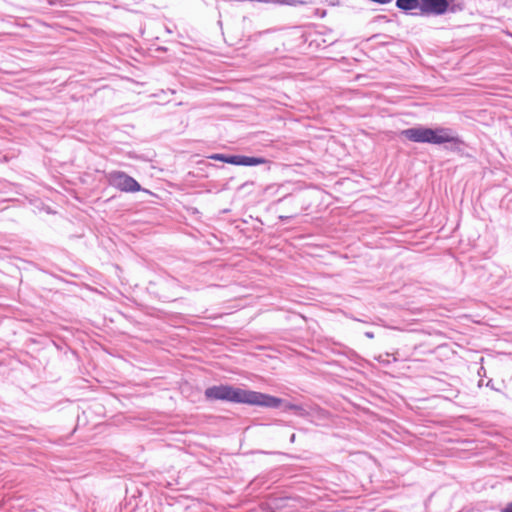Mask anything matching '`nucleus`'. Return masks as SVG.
I'll list each match as a JSON object with an SVG mask.
<instances>
[{"label": "nucleus", "mask_w": 512, "mask_h": 512, "mask_svg": "<svg viewBox=\"0 0 512 512\" xmlns=\"http://www.w3.org/2000/svg\"><path fill=\"white\" fill-rule=\"evenodd\" d=\"M204 396L207 401H225L244 403L266 408H279L282 399L265 393L250 391L228 384L213 385L205 389Z\"/></svg>", "instance_id": "1"}, {"label": "nucleus", "mask_w": 512, "mask_h": 512, "mask_svg": "<svg viewBox=\"0 0 512 512\" xmlns=\"http://www.w3.org/2000/svg\"><path fill=\"white\" fill-rule=\"evenodd\" d=\"M401 136L414 143H426L432 145L449 144L448 149L453 152H463L465 142L458 133L449 127H427L418 125L401 131Z\"/></svg>", "instance_id": "2"}, {"label": "nucleus", "mask_w": 512, "mask_h": 512, "mask_svg": "<svg viewBox=\"0 0 512 512\" xmlns=\"http://www.w3.org/2000/svg\"><path fill=\"white\" fill-rule=\"evenodd\" d=\"M464 10V4L457 0H421L420 15L442 16Z\"/></svg>", "instance_id": "3"}, {"label": "nucleus", "mask_w": 512, "mask_h": 512, "mask_svg": "<svg viewBox=\"0 0 512 512\" xmlns=\"http://www.w3.org/2000/svg\"><path fill=\"white\" fill-rule=\"evenodd\" d=\"M106 179L110 186L121 192L134 193L142 190L141 185L123 171H110L106 174Z\"/></svg>", "instance_id": "4"}, {"label": "nucleus", "mask_w": 512, "mask_h": 512, "mask_svg": "<svg viewBox=\"0 0 512 512\" xmlns=\"http://www.w3.org/2000/svg\"><path fill=\"white\" fill-rule=\"evenodd\" d=\"M395 5L398 9L405 12L415 9L421 10V0H396Z\"/></svg>", "instance_id": "5"}, {"label": "nucleus", "mask_w": 512, "mask_h": 512, "mask_svg": "<svg viewBox=\"0 0 512 512\" xmlns=\"http://www.w3.org/2000/svg\"><path fill=\"white\" fill-rule=\"evenodd\" d=\"M267 162L268 161L263 157L242 155L240 166H257V165L265 164Z\"/></svg>", "instance_id": "6"}, {"label": "nucleus", "mask_w": 512, "mask_h": 512, "mask_svg": "<svg viewBox=\"0 0 512 512\" xmlns=\"http://www.w3.org/2000/svg\"><path fill=\"white\" fill-rule=\"evenodd\" d=\"M267 4L298 6L305 2L302 0H267Z\"/></svg>", "instance_id": "7"}, {"label": "nucleus", "mask_w": 512, "mask_h": 512, "mask_svg": "<svg viewBox=\"0 0 512 512\" xmlns=\"http://www.w3.org/2000/svg\"><path fill=\"white\" fill-rule=\"evenodd\" d=\"M285 410H292L298 416H303L304 412H305L303 407H301L300 405L292 404V403L286 404Z\"/></svg>", "instance_id": "8"}, {"label": "nucleus", "mask_w": 512, "mask_h": 512, "mask_svg": "<svg viewBox=\"0 0 512 512\" xmlns=\"http://www.w3.org/2000/svg\"><path fill=\"white\" fill-rule=\"evenodd\" d=\"M241 156L242 155H227L226 163L240 166Z\"/></svg>", "instance_id": "9"}, {"label": "nucleus", "mask_w": 512, "mask_h": 512, "mask_svg": "<svg viewBox=\"0 0 512 512\" xmlns=\"http://www.w3.org/2000/svg\"><path fill=\"white\" fill-rule=\"evenodd\" d=\"M210 158L213 159V160H217V161H221V162L226 163L227 155L226 154L217 153V154L211 155Z\"/></svg>", "instance_id": "10"}, {"label": "nucleus", "mask_w": 512, "mask_h": 512, "mask_svg": "<svg viewBox=\"0 0 512 512\" xmlns=\"http://www.w3.org/2000/svg\"><path fill=\"white\" fill-rule=\"evenodd\" d=\"M501 512H512V502H509L504 508H502Z\"/></svg>", "instance_id": "11"}, {"label": "nucleus", "mask_w": 512, "mask_h": 512, "mask_svg": "<svg viewBox=\"0 0 512 512\" xmlns=\"http://www.w3.org/2000/svg\"><path fill=\"white\" fill-rule=\"evenodd\" d=\"M365 336H366L367 338H371V339H372V338H374V333H373V332H370V331H367V332H365Z\"/></svg>", "instance_id": "12"}, {"label": "nucleus", "mask_w": 512, "mask_h": 512, "mask_svg": "<svg viewBox=\"0 0 512 512\" xmlns=\"http://www.w3.org/2000/svg\"><path fill=\"white\" fill-rule=\"evenodd\" d=\"M288 195H289V194H284L281 198H279V199L277 200V203L282 202L285 198H287V196H288Z\"/></svg>", "instance_id": "13"}, {"label": "nucleus", "mask_w": 512, "mask_h": 512, "mask_svg": "<svg viewBox=\"0 0 512 512\" xmlns=\"http://www.w3.org/2000/svg\"><path fill=\"white\" fill-rule=\"evenodd\" d=\"M290 218H291L290 216H280V219H281L282 221H287V220H289Z\"/></svg>", "instance_id": "14"}, {"label": "nucleus", "mask_w": 512, "mask_h": 512, "mask_svg": "<svg viewBox=\"0 0 512 512\" xmlns=\"http://www.w3.org/2000/svg\"><path fill=\"white\" fill-rule=\"evenodd\" d=\"M295 441V434H292L291 437H290V442H294Z\"/></svg>", "instance_id": "15"}, {"label": "nucleus", "mask_w": 512, "mask_h": 512, "mask_svg": "<svg viewBox=\"0 0 512 512\" xmlns=\"http://www.w3.org/2000/svg\"><path fill=\"white\" fill-rule=\"evenodd\" d=\"M282 188H283V185H281V186H278V187H277V190H276V192H278V191H279L280 189H282Z\"/></svg>", "instance_id": "16"}, {"label": "nucleus", "mask_w": 512, "mask_h": 512, "mask_svg": "<svg viewBox=\"0 0 512 512\" xmlns=\"http://www.w3.org/2000/svg\"><path fill=\"white\" fill-rule=\"evenodd\" d=\"M491 382H492V380H489V381L487 382L486 386H491Z\"/></svg>", "instance_id": "17"}, {"label": "nucleus", "mask_w": 512, "mask_h": 512, "mask_svg": "<svg viewBox=\"0 0 512 512\" xmlns=\"http://www.w3.org/2000/svg\"><path fill=\"white\" fill-rule=\"evenodd\" d=\"M483 385V381L480 380L479 383H478V386H482Z\"/></svg>", "instance_id": "18"}, {"label": "nucleus", "mask_w": 512, "mask_h": 512, "mask_svg": "<svg viewBox=\"0 0 512 512\" xmlns=\"http://www.w3.org/2000/svg\"><path fill=\"white\" fill-rule=\"evenodd\" d=\"M479 371H483L485 373L484 367H480Z\"/></svg>", "instance_id": "19"}, {"label": "nucleus", "mask_w": 512, "mask_h": 512, "mask_svg": "<svg viewBox=\"0 0 512 512\" xmlns=\"http://www.w3.org/2000/svg\"><path fill=\"white\" fill-rule=\"evenodd\" d=\"M167 32L168 33H172V31L170 30V28H166Z\"/></svg>", "instance_id": "20"}, {"label": "nucleus", "mask_w": 512, "mask_h": 512, "mask_svg": "<svg viewBox=\"0 0 512 512\" xmlns=\"http://www.w3.org/2000/svg\"><path fill=\"white\" fill-rule=\"evenodd\" d=\"M483 374V371H478V375H482Z\"/></svg>", "instance_id": "21"}]
</instances>
